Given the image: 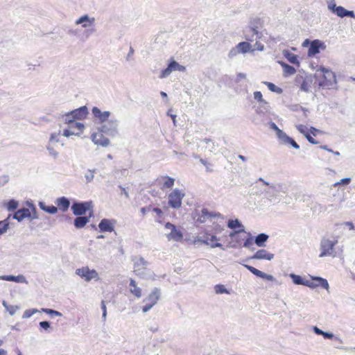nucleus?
I'll return each mask as SVG.
<instances>
[{
  "mask_svg": "<svg viewBox=\"0 0 355 355\" xmlns=\"http://www.w3.org/2000/svg\"><path fill=\"white\" fill-rule=\"evenodd\" d=\"M245 267L248 268V270H250L252 274L259 277V275L261 274V271L255 268L253 266L245 265Z\"/></svg>",
  "mask_w": 355,
  "mask_h": 355,
  "instance_id": "a19ab883",
  "label": "nucleus"
},
{
  "mask_svg": "<svg viewBox=\"0 0 355 355\" xmlns=\"http://www.w3.org/2000/svg\"><path fill=\"white\" fill-rule=\"evenodd\" d=\"M305 286H309L310 288H315L318 286H321L324 288H328L329 284L327 280L323 279L322 277H311L309 279H306Z\"/></svg>",
  "mask_w": 355,
  "mask_h": 355,
  "instance_id": "ddd939ff",
  "label": "nucleus"
},
{
  "mask_svg": "<svg viewBox=\"0 0 355 355\" xmlns=\"http://www.w3.org/2000/svg\"><path fill=\"white\" fill-rule=\"evenodd\" d=\"M313 331L314 332L318 334V335H322L323 334V331L321 330L320 329H319L318 327H315L313 328Z\"/></svg>",
  "mask_w": 355,
  "mask_h": 355,
  "instance_id": "680f3d73",
  "label": "nucleus"
},
{
  "mask_svg": "<svg viewBox=\"0 0 355 355\" xmlns=\"http://www.w3.org/2000/svg\"><path fill=\"white\" fill-rule=\"evenodd\" d=\"M291 277L294 284L305 286L306 279H303L301 276L295 274H291Z\"/></svg>",
  "mask_w": 355,
  "mask_h": 355,
  "instance_id": "2f4dec72",
  "label": "nucleus"
},
{
  "mask_svg": "<svg viewBox=\"0 0 355 355\" xmlns=\"http://www.w3.org/2000/svg\"><path fill=\"white\" fill-rule=\"evenodd\" d=\"M184 193L178 189H174L168 195V205L174 209L180 208L182 206V200Z\"/></svg>",
  "mask_w": 355,
  "mask_h": 355,
  "instance_id": "1a4fd4ad",
  "label": "nucleus"
},
{
  "mask_svg": "<svg viewBox=\"0 0 355 355\" xmlns=\"http://www.w3.org/2000/svg\"><path fill=\"white\" fill-rule=\"evenodd\" d=\"M185 67L179 64L176 61L172 60L167 68L162 71L159 76L160 78H164L168 76L173 71H185Z\"/></svg>",
  "mask_w": 355,
  "mask_h": 355,
  "instance_id": "f8f14e48",
  "label": "nucleus"
},
{
  "mask_svg": "<svg viewBox=\"0 0 355 355\" xmlns=\"http://www.w3.org/2000/svg\"><path fill=\"white\" fill-rule=\"evenodd\" d=\"M236 49H238L239 52L242 53H246L249 51H253L252 49V46L250 43L247 42H242L237 44Z\"/></svg>",
  "mask_w": 355,
  "mask_h": 355,
  "instance_id": "cd10ccee",
  "label": "nucleus"
},
{
  "mask_svg": "<svg viewBox=\"0 0 355 355\" xmlns=\"http://www.w3.org/2000/svg\"><path fill=\"white\" fill-rule=\"evenodd\" d=\"M245 78H246V75L245 73H239L236 76V81L239 82L242 79H245Z\"/></svg>",
  "mask_w": 355,
  "mask_h": 355,
  "instance_id": "5fc2aeb1",
  "label": "nucleus"
},
{
  "mask_svg": "<svg viewBox=\"0 0 355 355\" xmlns=\"http://www.w3.org/2000/svg\"><path fill=\"white\" fill-rule=\"evenodd\" d=\"M285 144H291L293 148L296 149L300 148V146L295 142L291 137L287 136L286 134L281 138Z\"/></svg>",
  "mask_w": 355,
  "mask_h": 355,
  "instance_id": "c756f323",
  "label": "nucleus"
},
{
  "mask_svg": "<svg viewBox=\"0 0 355 355\" xmlns=\"http://www.w3.org/2000/svg\"><path fill=\"white\" fill-rule=\"evenodd\" d=\"M19 277H15V276H12V275H9V276H4V277H2V279H4V280H7V281H17V278Z\"/></svg>",
  "mask_w": 355,
  "mask_h": 355,
  "instance_id": "3c124183",
  "label": "nucleus"
},
{
  "mask_svg": "<svg viewBox=\"0 0 355 355\" xmlns=\"http://www.w3.org/2000/svg\"><path fill=\"white\" fill-rule=\"evenodd\" d=\"M114 223L115 221L114 220L104 218L99 223L98 227L102 232H112L114 230Z\"/></svg>",
  "mask_w": 355,
  "mask_h": 355,
  "instance_id": "f3484780",
  "label": "nucleus"
},
{
  "mask_svg": "<svg viewBox=\"0 0 355 355\" xmlns=\"http://www.w3.org/2000/svg\"><path fill=\"white\" fill-rule=\"evenodd\" d=\"M18 205H19L18 202L16 201L15 200L12 199V200H10L6 203V207L8 211H14L18 207Z\"/></svg>",
  "mask_w": 355,
  "mask_h": 355,
  "instance_id": "f704fd0d",
  "label": "nucleus"
},
{
  "mask_svg": "<svg viewBox=\"0 0 355 355\" xmlns=\"http://www.w3.org/2000/svg\"><path fill=\"white\" fill-rule=\"evenodd\" d=\"M310 135H313V136H316L318 133L320 132V131L313 127H311L309 130Z\"/></svg>",
  "mask_w": 355,
  "mask_h": 355,
  "instance_id": "4d7b16f0",
  "label": "nucleus"
},
{
  "mask_svg": "<svg viewBox=\"0 0 355 355\" xmlns=\"http://www.w3.org/2000/svg\"><path fill=\"white\" fill-rule=\"evenodd\" d=\"M329 8L334 12L336 13L338 17H354V13L353 11H349L347 10L343 6H336L335 4L334 5H329Z\"/></svg>",
  "mask_w": 355,
  "mask_h": 355,
  "instance_id": "dca6fc26",
  "label": "nucleus"
},
{
  "mask_svg": "<svg viewBox=\"0 0 355 355\" xmlns=\"http://www.w3.org/2000/svg\"><path fill=\"white\" fill-rule=\"evenodd\" d=\"M2 222H3V224L0 225V235H1L3 233L6 232L8 228V223L6 221V220H5Z\"/></svg>",
  "mask_w": 355,
  "mask_h": 355,
  "instance_id": "49530a36",
  "label": "nucleus"
},
{
  "mask_svg": "<svg viewBox=\"0 0 355 355\" xmlns=\"http://www.w3.org/2000/svg\"><path fill=\"white\" fill-rule=\"evenodd\" d=\"M130 292L137 298H139L142 295V291L141 288L139 286H137L136 282L130 279Z\"/></svg>",
  "mask_w": 355,
  "mask_h": 355,
  "instance_id": "5701e85b",
  "label": "nucleus"
},
{
  "mask_svg": "<svg viewBox=\"0 0 355 355\" xmlns=\"http://www.w3.org/2000/svg\"><path fill=\"white\" fill-rule=\"evenodd\" d=\"M153 211L157 214L159 217H162L163 215V211L160 208L155 207L153 209Z\"/></svg>",
  "mask_w": 355,
  "mask_h": 355,
  "instance_id": "bf43d9fd",
  "label": "nucleus"
},
{
  "mask_svg": "<svg viewBox=\"0 0 355 355\" xmlns=\"http://www.w3.org/2000/svg\"><path fill=\"white\" fill-rule=\"evenodd\" d=\"M6 352L3 349H0V355H6Z\"/></svg>",
  "mask_w": 355,
  "mask_h": 355,
  "instance_id": "338daca9",
  "label": "nucleus"
},
{
  "mask_svg": "<svg viewBox=\"0 0 355 355\" xmlns=\"http://www.w3.org/2000/svg\"><path fill=\"white\" fill-rule=\"evenodd\" d=\"M215 291L217 294L229 293L223 285L218 284L215 286Z\"/></svg>",
  "mask_w": 355,
  "mask_h": 355,
  "instance_id": "ea45409f",
  "label": "nucleus"
},
{
  "mask_svg": "<svg viewBox=\"0 0 355 355\" xmlns=\"http://www.w3.org/2000/svg\"><path fill=\"white\" fill-rule=\"evenodd\" d=\"M264 49V46L263 44L260 43L259 42H256L255 44H254V49H252L253 51L254 50H257V51H263Z\"/></svg>",
  "mask_w": 355,
  "mask_h": 355,
  "instance_id": "8fccbe9b",
  "label": "nucleus"
},
{
  "mask_svg": "<svg viewBox=\"0 0 355 355\" xmlns=\"http://www.w3.org/2000/svg\"><path fill=\"white\" fill-rule=\"evenodd\" d=\"M13 218L18 221H21L23 219L26 218L35 219L37 218V211L35 207L32 206L31 209L23 208L17 210Z\"/></svg>",
  "mask_w": 355,
  "mask_h": 355,
  "instance_id": "6e6552de",
  "label": "nucleus"
},
{
  "mask_svg": "<svg viewBox=\"0 0 355 355\" xmlns=\"http://www.w3.org/2000/svg\"><path fill=\"white\" fill-rule=\"evenodd\" d=\"M273 254L268 253L266 250H259L252 257L256 259H266L270 260L273 258Z\"/></svg>",
  "mask_w": 355,
  "mask_h": 355,
  "instance_id": "b1692460",
  "label": "nucleus"
},
{
  "mask_svg": "<svg viewBox=\"0 0 355 355\" xmlns=\"http://www.w3.org/2000/svg\"><path fill=\"white\" fill-rule=\"evenodd\" d=\"M168 114L170 115V116L171 117V119H173V121L174 123V124L175 123V119H176V115L175 114H169V112H168Z\"/></svg>",
  "mask_w": 355,
  "mask_h": 355,
  "instance_id": "0e129e2a",
  "label": "nucleus"
},
{
  "mask_svg": "<svg viewBox=\"0 0 355 355\" xmlns=\"http://www.w3.org/2000/svg\"><path fill=\"white\" fill-rule=\"evenodd\" d=\"M297 130L302 133L306 139L309 141V143L312 144H319V141H316L311 135H310V133L306 130L307 128L303 125H300L297 127Z\"/></svg>",
  "mask_w": 355,
  "mask_h": 355,
  "instance_id": "a878e982",
  "label": "nucleus"
},
{
  "mask_svg": "<svg viewBox=\"0 0 355 355\" xmlns=\"http://www.w3.org/2000/svg\"><path fill=\"white\" fill-rule=\"evenodd\" d=\"M160 297V292L158 288H154L151 293L144 299V305L142 306L143 312L146 313L153 308Z\"/></svg>",
  "mask_w": 355,
  "mask_h": 355,
  "instance_id": "20e7f679",
  "label": "nucleus"
},
{
  "mask_svg": "<svg viewBox=\"0 0 355 355\" xmlns=\"http://www.w3.org/2000/svg\"><path fill=\"white\" fill-rule=\"evenodd\" d=\"M221 216L220 213L216 211H209L207 209H202L201 210V214L198 217L197 222L204 223L209 220L212 218H217Z\"/></svg>",
  "mask_w": 355,
  "mask_h": 355,
  "instance_id": "4468645a",
  "label": "nucleus"
},
{
  "mask_svg": "<svg viewBox=\"0 0 355 355\" xmlns=\"http://www.w3.org/2000/svg\"><path fill=\"white\" fill-rule=\"evenodd\" d=\"M89 216H79L74 219V225L76 228H83L85 227L89 220Z\"/></svg>",
  "mask_w": 355,
  "mask_h": 355,
  "instance_id": "bb28decb",
  "label": "nucleus"
},
{
  "mask_svg": "<svg viewBox=\"0 0 355 355\" xmlns=\"http://www.w3.org/2000/svg\"><path fill=\"white\" fill-rule=\"evenodd\" d=\"M254 98L257 101H258L260 103H266V101L263 99L262 94L261 92H254Z\"/></svg>",
  "mask_w": 355,
  "mask_h": 355,
  "instance_id": "a18cd8bd",
  "label": "nucleus"
},
{
  "mask_svg": "<svg viewBox=\"0 0 355 355\" xmlns=\"http://www.w3.org/2000/svg\"><path fill=\"white\" fill-rule=\"evenodd\" d=\"M40 326L46 330L50 327V324L47 321H42L40 322Z\"/></svg>",
  "mask_w": 355,
  "mask_h": 355,
  "instance_id": "603ef678",
  "label": "nucleus"
},
{
  "mask_svg": "<svg viewBox=\"0 0 355 355\" xmlns=\"http://www.w3.org/2000/svg\"><path fill=\"white\" fill-rule=\"evenodd\" d=\"M268 236L265 234H259L255 239V243L258 246L263 245V243L267 241Z\"/></svg>",
  "mask_w": 355,
  "mask_h": 355,
  "instance_id": "7c9ffc66",
  "label": "nucleus"
},
{
  "mask_svg": "<svg viewBox=\"0 0 355 355\" xmlns=\"http://www.w3.org/2000/svg\"><path fill=\"white\" fill-rule=\"evenodd\" d=\"M42 208L45 211L49 214H55L58 211V207L51 205V206H42Z\"/></svg>",
  "mask_w": 355,
  "mask_h": 355,
  "instance_id": "58836bf2",
  "label": "nucleus"
},
{
  "mask_svg": "<svg viewBox=\"0 0 355 355\" xmlns=\"http://www.w3.org/2000/svg\"><path fill=\"white\" fill-rule=\"evenodd\" d=\"M251 241H252V239H251V238H248V239H247V240H246V241H245V243H244V246H245V247H246V246H248V245L250 244Z\"/></svg>",
  "mask_w": 355,
  "mask_h": 355,
  "instance_id": "e2e57ef3",
  "label": "nucleus"
},
{
  "mask_svg": "<svg viewBox=\"0 0 355 355\" xmlns=\"http://www.w3.org/2000/svg\"><path fill=\"white\" fill-rule=\"evenodd\" d=\"M262 23L260 19H256L254 21L253 26L250 28V30L253 32V35H258V29L261 28Z\"/></svg>",
  "mask_w": 355,
  "mask_h": 355,
  "instance_id": "72a5a7b5",
  "label": "nucleus"
},
{
  "mask_svg": "<svg viewBox=\"0 0 355 355\" xmlns=\"http://www.w3.org/2000/svg\"><path fill=\"white\" fill-rule=\"evenodd\" d=\"M87 114L88 111L87 107L83 106L65 114L64 120V122H71V120L77 121L84 119L87 117Z\"/></svg>",
  "mask_w": 355,
  "mask_h": 355,
  "instance_id": "423d86ee",
  "label": "nucleus"
},
{
  "mask_svg": "<svg viewBox=\"0 0 355 355\" xmlns=\"http://www.w3.org/2000/svg\"><path fill=\"white\" fill-rule=\"evenodd\" d=\"M71 210L74 215L82 216L89 212V217L93 216V206L92 202H75L71 206Z\"/></svg>",
  "mask_w": 355,
  "mask_h": 355,
  "instance_id": "f03ea898",
  "label": "nucleus"
},
{
  "mask_svg": "<svg viewBox=\"0 0 355 355\" xmlns=\"http://www.w3.org/2000/svg\"><path fill=\"white\" fill-rule=\"evenodd\" d=\"M297 82L300 84V89L304 92H309L311 85L312 83V79L311 77H300L297 79Z\"/></svg>",
  "mask_w": 355,
  "mask_h": 355,
  "instance_id": "4be33fe9",
  "label": "nucleus"
},
{
  "mask_svg": "<svg viewBox=\"0 0 355 355\" xmlns=\"http://www.w3.org/2000/svg\"><path fill=\"white\" fill-rule=\"evenodd\" d=\"M58 209L62 210V211H66L68 210L70 206L69 200L65 197H61L56 200L55 202Z\"/></svg>",
  "mask_w": 355,
  "mask_h": 355,
  "instance_id": "393cba45",
  "label": "nucleus"
},
{
  "mask_svg": "<svg viewBox=\"0 0 355 355\" xmlns=\"http://www.w3.org/2000/svg\"><path fill=\"white\" fill-rule=\"evenodd\" d=\"M42 311L46 313L47 314H49L51 315H55V316L61 315V313L60 312L53 310V309H42Z\"/></svg>",
  "mask_w": 355,
  "mask_h": 355,
  "instance_id": "37998d69",
  "label": "nucleus"
},
{
  "mask_svg": "<svg viewBox=\"0 0 355 355\" xmlns=\"http://www.w3.org/2000/svg\"><path fill=\"white\" fill-rule=\"evenodd\" d=\"M286 58L288 61L292 64H299L297 56L293 53H288L286 55Z\"/></svg>",
  "mask_w": 355,
  "mask_h": 355,
  "instance_id": "e433bc0d",
  "label": "nucleus"
},
{
  "mask_svg": "<svg viewBox=\"0 0 355 355\" xmlns=\"http://www.w3.org/2000/svg\"><path fill=\"white\" fill-rule=\"evenodd\" d=\"M203 238L202 242L210 245L211 248L222 247L221 243L218 242V239L215 235L206 233Z\"/></svg>",
  "mask_w": 355,
  "mask_h": 355,
  "instance_id": "6ab92c4d",
  "label": "nucleus"
},
{
  "mask_svg": "<svg viewBox=\"0 0 355 355\" xmlns=\"http://www.w3.org/2000/svg\"><path fill=\"white\" fill-rule=\"evenodd\" d=\"M314 78L318 85L322 87L329 88L336 83L335 73L324 67L316 70Z\"/></svg>",
  "mask_w": 355,
  "mask_h": 355,
  "instance_id": "f257e3e1",
  "label": "nucleus"
},
{
  "mask_svg": "<svg viewBox=\"0 0 355 355\" xmlns=\"http://www.w3.org/2000/svg\"><path fill=\"white\" fill-rule=\"evenodd\" d=\"M236 50L234 49H232L230 52V56H233L236 55Z\"/></svg>",
  "mask_w": 355,
  "mask_h": 355,
  "instance_id": "69168bd1",
  "label": "nucleus"
},
{
  "mask_svg": "<svg viewBox=\"0 0 355 355\" xmlns=\"http://www.w3.org/2000/svg\"><path fill=\"white\" fill-rule=\"evenodd\" d=\"M64 123L68 125V127L63 132L64 136L68 137L71 135H80L83 133L85 126L82 123L75 120Z\"/></svg>",
  "mask_w": 355,
  "mask_h": 355,
  "instance_id": "39448f33",
  "label": "nucleus"
},
{
  "mask_svg": "<svg viewBox=\"0 0 355 355\" xmlns=\"http://www.w3.org/2000/svg\"><path fill=\"white\" fill-rule=\"evenodd\" d=\"M151 210V206H149L148 207H142L141 208V213L142 216H144L148 211H150Z\"/></svg>",
  "mask_w": 355,
  "mask_h": 355,
  "instance_id": "6e6d98bb",
  "label": "nucleus"
},
{
  "mask_svg": "<svg viewBox=\"0 0 355 355\" xmlns=\"http://www.w3.org/2000/svg\"><path fill=\"white\" fill-rule=\"evenodd\" d=\"M227 227L230 229H235L239 227L240 230L234 231L230 234L231 238H234L239 233H246L244 230L243 226L241 224L238 219L230 220L227 223Z\"/></svg>",
  "mask_w": 355,
  "mask_h": 355,
  "instance_id": "a211bd4d",
  "label": "nucleus"
},
{
  "mask_svg": "<svg viewBox=\"0 0 355 355\" xmlns=\"http://www.w3.org/2000/svg\"><path fill=\"white\" fill-rule=\"evenodd\" d=\"M272 128L277 131V135L279 138H282L284 136V135L285 134L275 123H272Z\"/></svg>",
  "mask_w": 355,
  "mask_h": 355,
  "instance_id": "de8ad7c7",
  "label": "nucleus"
},
{
  "mask_svg": "<svg viewBox=\"0 0 355 355\" xmlns=\"http://www.w3.org/2000/svg\"><path fill=\"white\" fill-rule=\"evenodd\" d=\"M101 308H102V310H103V317L104 318H105L106 314H107V309H106L105 302L104 300H103L101 302Z\"/></svg>",
  "mask_w": 355,
  "mask_h": 355,
  "instance_id": "864d4df0",
  "label": "nucleus"
},
{
  "mask_svg": "<svg viewBox=\"0 0 355 355\" xmlns=\"http://www.w3.org/2000/svg\"><path fill=\"white\" fill-rule=\"evenodd\" d=\"M265 84L267 85L268 89L272 92H280L282 91L280 88L277 87L275 85H274L272 83L266 82L265 83Z\"/></svg>",
  "mask_w": 355,
  "mask_h": 355,
  "instance_id": "79ce46f5",
  "label": "nucleus"
},
{
  "mask_svg": "<svg viewBox=\"0 0 355 355\" xmlns=\"http://www.w3.org/2000/svg\"><path fill=\"white\" fill-rule=\"evenodd\" d=\"M92 113L94 116L96 118L98 119L101 122H103L107 120L110 115V113L109 112H101V110L96 107H93Z\"/></svg>",
  "mask_w": 355,
  "mask_h": 355,
  "instance_id": "412c9836",
  "label": "nucleus"
},
{
  "mask_svg": "<svg viewBox=\"0 0 355 355\" xmlns=\"http://www.w3.org/2000/svg\"><path fill=\"white\" fill-rule=\"evenodd\" d=\"M94 21V18L92 20H89L87 15H84L80 17L76 23V24H83V27L86 28L92 24Z\"/></svg>",
  "mask_w": 355,
  "mask_h": 355,
  "instance_id": "c85d7f7f",
  "label": "nucleus"
},
{
  "mask_svg": "<svg viewBox=\"0 0 355 355\" xmlns=\"http://www.w3.org/2000/svg\"><path fill=\"white\" fill-rule=\"evenodd\" d=\"M259 277L269 280V281H272L274 279V277L271 275L266 274L262 271H261V274L259 275Z\"/></svg>",
  "mask_w": 355,
  "mask_h": 355,
  "instance_id": "09e8293b",
  "label": "nucleus"
},
{
  "mask_svg": "<svg viewBox=\"0 0 355 355\" xmlns=\"http://www.w3.org/2000/svg\"><path fill=\"white\" fill-rule=\"evenodd\" d=\"M92 139L96 144L101 145L102 146H107L110 143L109 139L105 137L101 132L92 134Z\"/></svg>",
  "mask_w": 355,
  "mask_h": 355,
  "instance_id": "aec40b11",
  "label": "nucleus"
},
{
  "mask_svg": "<svg viewBox=\"0 0 355 355\" xmlns=\"http://www.w3.org/2000/svg\"><path fill=\"white\" fill-rule=\"evenodd\" d=\"M160 94H161V96H162V97H166V96H167L166 93H165L164 92H161V93H160Z\"/></svg>",
  "mask_w": 355,
  "mask_h": 355,
  "instance_id": "774afa93",
  "label": "nucleus"
},
{
  "mask_svg": "<svg viewBox=\"0 0 355 355\" xmlns=\"http://www.w3.org/2000/svg\"><path fill=\"white\" fill-rule=\"evenodd\" d=\"M282 65L284 67V72L287 75L294 74L295 73V71H296L295 68L289 65V64H285V63H282Z\"/></svg>",
  "mask_w": 355,
  "mask_h": 355,
  "instance_id": "c9c22d12",
  "label": "nucleus"
},
{
  "mask_svg": "<svg viewBox=\"0 0 355 355\" xmlns=\"http://www.w3.org/2000/svg\"><path fill=\"white\" fill-rule=\"evenodd\" d=\"M337 243L338 241L336 239L329 240L328 239H323L320 243L321 252L319 257H335L334 247Z\"/></svg>",
  "mask_w": 355,
  "mask_h": 355,
  "instance_id": "7ed1b4c3",
  "label": "nucleus"
},
{
  "mask_svg": "<svg viewBox=\"0 0 355 355\" xmlns=\"http://www.w3.org/2000/svg\"><path fill=\"white\" fill-rule=\"evenodd\" d=\"M3 305L6 309L7 311L10 313V315H13L19 309L18 306H14V305H8L6 304V302H3Z\"/></svg>",
  "mask_w": 355,
  "mask_h": 355,
  "instance_id": "473e14b6",
  "label": "nucleus"
},
{
  "mask_svg": "<svg viewBox=\"0 0 355 355\" xmlns=\"http://www.w3.org/2000/svg\"><path fill=\"white\" fill-rule=\"evenodd\" d=\"M310 43V46L308 50V55L309 57H313L316 54L319 53L320 49H325L326 46L324 45V42L319 40H314L312 42H309V40H306L303 42V46H306L308 44Z\"/></svg>",
  "mask_w": 355,
  "mask_h": 355,
  "instance_id": "0eeeda50",
  "label": "nucleus"
},
{
  "mask_svg": "<svg viewBox=\"0 0 355 355\" xmlns=\"http://www.w3.org/2000/svg\"><path fill=\"white\" fill-rule=\"evenodd\" d=\"M165 228L171 230L170 234H168L167 237L169 240L172 239L176 241H181L183 238L182 232L178 230L173 224L168 222L165 224Z\"/></svg>",
  "mask_w": 355,
  "mask_h": 355,
  "instance_id": "2eb2a0df",
  "label": "nucleus"
},
{
  "mask_svg": "<svg viewBox=\"0 0 355 355\" xmlns=\"http://www.w3.org/2000/svg\"><path fill=\"white\" fill-rule=\"evenodd\" d=\"M37 312H38V310L36 309H27L24 311V313L23 314V318H28L31 317L33 314H35Z\"/></svg>",
  "mask_w": 355,
  "mask_h": 355,
  "instance_id": "4c0bfd02",
  "label": "nucleus"
},
{
  "mask_svg": "<svg viewBox=\"0 0 355 355\" xmlns=\"http://www.w3.org/2000/svg\"><path fill=\"white\" fill-rule=\"evenodd\" d=\"M324 338L332 339L334 337L333 334L323 331L322 335Z\"/></svg>",
  "mask_w": 355,
  "mask_h": 355,
  "instance_id": "052dcab7",
  "label": "nucleus"
},
{
  "mask_svg": "<svg viewBox=\"0 0 355 355\" xmlns=\"http://www.w3.org/2000/svg\"><path fill=\"white\" fill-rule=\"evenodd\" d=\"M76 273L86 282H89L92 279H98V272L94 269L90 270L88 267L78 268L76 270Z\"/></svg>",
  "mask_w": 355,
  "mask_h": 355,
  "instance_id": "9d476101",
  "label": "nucleus"
},
{
  "mask_svg": "<svg viewBox=\"0 0 355 355\" xmlns=\"http://www.w3.org/2000/svg\"><path fill=\"white\" fill-rule=\"evenodd\" d=\"M175 182V179L167 175H162L155 180V184L162 190L171 189Z\"/></svg>",
  "mask_w": 355,
  "mask_h": 355,
  "instance_id": "9b49d317",
  "label": "nucleus"
},
{
  "mask_svg": "<svg viewBox=\"0 0 355 355\" xmlns=\"http://www.w3.org/2000/svg\"><path fill=\"white\" fill-rule=\"evenodd\" d=\"M351 182V179L349 178H346L340 180V181L336 182L334 184V187H336L338 186L342 185V184H349Z\"/></svg>",
  "mask_w": 355,
  "mask_h": 355,
  "instance_id": "c03bdc74",
  "label": "nucleus"
},
{
  "mask_svg": "<svg viewBox=\"0 0 355 355\" xmlns=\"http://www.w3.org/2000/svg\"><path fill=\"white\" fill-rule=\"evenodd\" d=\"M59 135H60V133H58V134H55V133L52 134L51 135L50 142L51 143H53L54 141H58V136H59Z\"/></svg>",
  "mask_w": 355,
  "mask_h": 355,
  "instance_id": "13d9d810",
  "label": "nucleus"
}]
</instances>
